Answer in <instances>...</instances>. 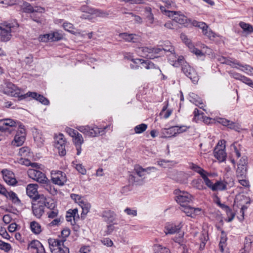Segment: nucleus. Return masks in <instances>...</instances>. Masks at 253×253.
I'll use <instances>...</instances> for the list:
<instances>
[{
    "label": "nucleus",
    "mask_w": 253,
    "mask_h": 253,
    "mask_svg": "<svg viewBox=\"0 0 253 253\" xmlns=\"http://www.w3.org/2000/svg\"><path fill=\"white\" fill-rule=\"evenodd\" d=\"M225 143H217L214 150V157L220 162H224L226 158V153L225 151Z\"/></svg>",
    "instance_id": "12"
},
{
    "label": "nucleus",
    "mask_w": 253,
    "mask_h": 253,
    "mask_svg": "<svg viewBox=\"0 0 253 253\" xmlns=\"http://www.w3.org/2000/svg\"><path fill=\"white\" fill-rule=\"evenodd\" d=\"M81 10L84 13L81 16V18L83 19H91L92 18V15L100 17H105L108 15V14L105 12L86 6H82Z\"/></svg>",
    "instance_id": "5"
},
{
    "label": "nucleus",
    "mask_w": 253,
    "mask_h": 253,
    "mask_svg": "<svg viewBox=\"0 0 253 253\" xmlns=\"http://www.w3.org/2000/svg\"><path fill=\"white\" fill-rule=\"evenodd\" d=\"M51 174L52 181L55 184L63 185L66 181V175L61 171L53 170Z\"/></svg>",
    "instance_id": "13"
},
{
    "label": "nucleus",
    "mask_w": 253,
    "mask_h": 253,
    "mask_svg": "<svg viewBox=\"0 0 253 253\" xmlns=\"http://www.w3.org/2000/svg\"><path fill=\"white\" fill-rule=\"evenodd\" d=\"M134 171L137 176L139 177H141L146 174L147 169H144L141 167L137 166L135 168Z\"/></svg>",
    "instance_id": "48"
},
{
    "label": "nucleus",
    "mask_w": 253,
    "mask_h": 253,
    "mask_svg": "<svg viewBox=\"0 0 253 253\" xmlns=\"http://www.w3.org/2000/svg\"><path fill=\"white\" fill-rule=\"evenodd\" d=\"M63 27L66 31L70 32L72 34H75L74 31L72 30L74 29V28L73 24H72L71 23H64L63 24Z\"/></svg>",
    "instance_id": "60"
},
{
    "label": "nucleus",
    "mask_w": 253,
    "mask_h": 253,
    "mask_svg": "<svg viewBox=\"0 0 253 253\" xmlns=\"http://www.w3.org/2000/svg\"><path fill=\"white\" fill-rule=\"evenodd\" d=\"M119 36L126 42H136L139 39V37L135 34H129L126 33L120 34Z\"/></svg>",
    "instance_id": "25"
},
{
    "label": "nucleus",
    "mask_w": 253,
    "mask_h": 253,
    "mask_svg": "<svg viewBox=\"0 0 253 253\" xmlns=\"http://www.w3.org/2000/svg\"><path fill=\"white\" fill-rule=\"evenodd\" d=\"M29 177L41 183H46L48 179L45 174L37 169H31L28 170Z\"/></svg>",
    "instance_id": "8"
},
{
    "label": "nucleus",
    "mask_w": 253,
    "mask_h": 253,
    "mask_svg": "<svg viewBox=\"0 0 253 253\" xmlns=\"http://www.w3.org/2000/svg\"><path fill=\"white\" fill-rule=\"evenodd\" d=\"M227 240L226 235L223 231L221 232V235L220 237V241L219 242V248L221 252H223L224 248L226 246V242Z\"/></svg>",
    "instance_id": "42"
},
{
    "label": "nucleus",
    "mask_w": 253,
    "mask_h": 253,
    "mask_svg": "<svg viewBox=\"0 0 253 253\" xmlns=\"http://www.w3.org/2000/svg\"><path fill=\"white\" fill-rule=\"evenodd\" d=\"M241 81L247 85L253 87V82L251 79L247 78L244 76H243L241 78Z\"/></svg>",
    "instance_id": "63"
},
{
    "label": "nucleus",
    "mask_w": 253,
    "mask_h": 253,
    "mask_svg": "<svg viewBox=\"0 0 253 253\" xmlns=\"http://www.w3.org/2000/svg\"><path fill=\"white\" fill-rule=\"evenodd\" d=\"M190 101L200 108L203 109L204 105L202 99L196 94L192 93L190 94Z\"/></svg>",
    "instance_id": "27"
},
{
    "label": "nucleus",
    "mask_w": 253,
    "mask_h": 253,
    "mask_svg": "<svg viewBox=\"0 0 253 253\" xmlns=\"http://www.w3.org/2000/svg\"><path fill=\"white\" fill-rule=\"evenodd\" d=\"M175 194L176 195V201L181 206L186 205L192 200V196L189 193L179 189L175 190Z\"/></svg>",
    "instance_id": "10"
},
{
    "label": "nucleus",
    "mask_w": 253,
    "mask_h": 253,
    "mask_svg": "<svg viewBox=\"0 0 253 253\" xmlns=\"http://www.w3.org/2000/svg\"><path fill=\"white\" fill-rule=\"evenodd\" d=\"M19 154L20 156L26 157L29 155L30 149L28 147H23L19 149Z\"/></svg>",
    "instance_id": "59"
},
{
    "label": "nucleus",
    "mask_w": 253,
    "mask_h": 253,
    "mask_svg": "<svg viewBox=\"0 0 253 253\" xmlns=\"http://www.w3.org/2000/svg\"><path fill=\"white\" fill-rule=\"evenodd\" d=\"M218 60L220 61L221 63H225L231 66L233 68H237L236 65H238V63H237L236 61H232L229 59H227L223 57H219L218 59Z\"/></svg>",
    "instance_id": "37"
},
{
    "label": "nucleus",
    "mask_w": 253,
    "mask_h": 253,
    "mask_svg": "<svg viewBox=\"0 0 253 253\" xmlns=\"http://www.w3.org/2000/svg\"><path fill=\"white\" fill-rule=\"evenodd\" d=\"M147 127L146 124H142L136 126L134 128L135 132L136 133H140L144 131Z\"/></svg>",
    "instance_id": "56"
},
{
    "label": "nucleus",
    "mask_w": 253,
    "mask_h": 253,
    "mask_svg": "<svg viewBox=\"0 0 253 253\" xmlns=\"http://www.w3.org/2000/svg\"><path fill=\"white\" fill-rule=\"evenodd\" d=\"M235 203L238 206H240L244 204H250L251 201L249 197L242 194H239L235 198Z\"/></svg>",
    "instance_id": "24"
},
{
    "label": "nucleus",
    "mask_w": 253,
    "mask_h": 253,
    "mask_svg": "<svg viewBox=\"0 0 253 253\" xmlns=\"http://www.w3.org/2000/svg\"><path fill=\"white\" fill-rule=\"evenodd\" d=\"M209 237L208 233L206 231H204L202 235L201 238H200V240L201 241V243L200 245V250H202L205 248V246L206 244V242L208 240Z\"/></svg>",
    "instance_id": "45"
},
{
    "label": "nucleus",
    "mask_w": 253,
    "mask_h": 253,
    "mask_svg": "<svg viewBox=\"0 0 253 253\" xmlns=\"http://www.w3.org/2000/svg\"><path fill=\"white\" fill-rule=\"evenodd\" d=\"M84 132L91 137L96 136L98 133H100L99 129L98 127H95L94 128H90L88 126H86L84 128Z\"/></svg>",
    "instance_id": "30"
},
{
    "label": "nucleus",
    "mask_w": 253,
    "mask_h": 253,
    "mask_svg": "<svg viewBox=\"0 0 253 253\" xmlns=\"http://www.w3.org/2000/svg\"><path fill=\"white\" fill-rule=\"evenodd\" d=\"M11 24L4 22L0 24V38L2 42H7L11 37Z\"/></svg>",
    "instance_id": "7"
},
{
    "label": "nucleus",
    "mask_w": 253,
    "mask_h": 253,
    "mask_svg": "<svg viewBox=\"0 0 253 253\" xmlns=\"http://www.w3.org/2000/svg\"><path fill=\"white\" fill-rule=\"evenodd\" d=\"M152 52V49L147 47H141L137 50V52L140 56L145 57H148V53H151Z\"/></svg>",
    "instance_id": "41"
},
{
    "label": "nucleus",
    "mask_w": 253,
    "mask_h": 253,
    "mask_svg": "<svg viewBox=\"0 0 253 253\" xmlns=\"http://www.w3.org/2000/svg\"><path fill=\"white\" fill-rule=\"evenodd\" d=\"M188 167L190 169L200 174L201 176L205 173V172L206 171L199 166L192 163L189 164Z\"/></svg>",
    "instance_id": "34"
},
{
    "label": "nucleus",
    "mask_w": 253,
    "mask_h": 253,
    "mask_svg": "<svg viewBox=\"0 0 253 253\" xmlns=\"http://www.w3.org/2000/svg\"><path fill=\"white\" fill-rule=\"evenodd\" d=\"M58 213V210L55 209L54 206H53V209L48 212V217L50 218H53L57 216Z\"/></svg>",
    "instance_id": "64"
},
{
    "label": "nucleus",
    "mask_w": 253,
    "mask_h": 253,
    "mask_svg": "<svg viewBox=\"0 0 253 253\" xmlns=\"http://www.w3.org/2000/svg\"><path fill=\"white\" fill-rule=\"evenodd\" d=\"M193 26L202 29L203 35L207 36L210 39H213L217 36L215 33L209 29L208 25L203 22H199L194 20L193 22Z\"/></svg>",
    "instance_id": "11"
},
{
    "label": "nucleus",
    "mask_w": 253,
    "mask_h": 253,
    "mask_svg": "<svg viewBox=\"0 0 253 253\" xmlns=\"http://www.w3.org/2000/svg\"><path fill=\"white\" fill-rule=\"evenodd\" d=\"M26 96H31V97L39 101L41 103L44 105H48L49 104V101L42 95L38 94L36 92H29L27 94H25Z\"/></svg>",
    "instance_id": "21"
},
{
    "label": "nucleus",
    "mask_w": 253,
    "mask_h": 253,
    "mask_svg": "<svg viewBox=\"0 0 253 253\" xmlns=\"http://www.w3.org/2000/svg\"><path fill=\"white\" fill-rule=\"evenodd\" d=\"M167 106H164L161 111L160 115L164 119H168L171 114L172 110L167 109Z\"/></svg>",
    "instance_id": "49"
},
{
    "label": "nucleus",
    "mask_w": 253,
    "mask_h": 253,
    "mask_svg": "<svg viewBox=\"0 0 253 253\" xmlns=\"http://www.w3.org/2000/svg\"><path fill=\"white\" fill-rule=\"evenodd\" d=\"M221 208H222V209H224L226 210V212H227V214H229V213L231 214V215H232V217L231 218H229V219H228L227 221L228 222H230L231 221L233 218H234V216H235V213H233L231 210L226 205L223 204H221V203L220 204H219L218 205Z\"/></svg>",
    "instance_id": "47"
},
{
    "label": "nucleus",
    "mask_w": 253,
    "mask_h": 253,
    "mask_svg": "<svg viewBox=\"0 0 253 253\" xmlns=\"http://www.w3.org/2000/svg\"><path fill=\"white\" fill-rule=\"evenodd\" d=\"M145 12L147 22L151 24H153L154 22V15L152 13L151 8L150 7H145Z\"/></svg>",
    "instance_id": "32"
},
{
    "label": "nucleus",
    "mask_w": 253,
    "mask_h": 253,
    "mask_svg": "<svg viewBox=\"0 0 253 253\" xmlns=\"http://www.w3.org/2000/svg\"><path fill=\"white\" fill-rule=\"evenodd\" d=\"M21 8L23 12L27 13H43L44 12V8L38 6L33 7L30 3L27 2H24L21 5Z\"/></svg>",
    "instance_id": "15"
},
{
    "label": "nucleus",
    "mask_w": 253,
    "mask_h": 253,
    "mask_svg": "<svg viewBox=\"0 0 253 253\" xmlns=\"http://www.w3.org/2000/svg\"><path fill=\"white\" fill-rule=\"evenodd\" d=\"M229 128L233 129L238 132H240L243 130L241 125L238 123H235L231 121H229L228 126Z\"/></svg>",
    "instance_id": "43"
},
{
    "label": "nucleus",
    "mask_w": 253,
    "mask_h": 253,
    "mask_svg": "<svg viewBox=\"0 0 253 253\" xmlns=\"http://www.w3.org/2000/svg\"><path fill=\"white\" fill-rule=\"evenodd\" d=\"M208 175L209 173L206 171L205 173L201 175V177L203 178L206 185L212 190V187L213 186L214 184H212V182L208 178Z\"/></svg>",
    "instance_id": "50"
},
{
    "label": "nucleus",
    "mask_w": 253,
    "mask_h": 253,
    "mask_svg": "<svg viewBox=\"0 0 253 253\" xmlns=\"http://www.w3.org/2000/svg\"><path fill=\"white\" fill-rule=\"evenodd\" d=\"M102 216L105 221L108 222H112L114 219V213L110 210L104 211L102 212Z\"/></svg>",
    "instance_id": "28"
},
{
    "label": "nucleus",
    "mask_w": 253,
    "mask_h": 253,
    "mask_svg": "<svg viewBox=\"0 0 253 253\" xmlns=\"http://www.w3.org/2000/svg\"><path fill=\"white\" fill-rule=\"evenodd\" d=\"M17 126V123L11 119H7L0 121V126L3 128L6 129L8 134H10L12 130V128Z\"/></svg>",
    "instance_id": "16"
},
{
    "label": "nucleus",
    "mask_w": 253,
    "mask_h": 253,
    "mask_svg": "<svg viewBox=\"0 0 253 253\" xmlns=\"http://www.w3.org/2000/svg\"><path fill=\"white\" fill-rule=\"evenodd\" d=\"M1 91L4 93L13 97H17L21 99L25 97V95L21 93L20 88L11 83H6L1 87Z\"/></svg>",
    "instance_id": "4"
},
{
    "label": "nucleus",
    "mask_w": 253,
    "mask_h": 253,
    "mask_svg": "<svg viewBox=\"0 0 253 253\" xmlns=\"http://www.w3.org/2000/svg\"><path fill=\"white\" fill-rule=\"evenodd\" d=\"M241 81L247 85L253 87V82L251 79L247 78L244 76H243L241 78Z\"/></svg>",
    "instance_id": "62"
},
{
    "label": "nucleus",
    "mask_w": 253,
    "mask_h": 253,
    "mask_svg": "<svg viewBox=\"0 0 253 253\" xmlns=\"http://www.w3.org/2000/svg\"><path fill=\"white\" fill-rule=\"evenodd\" d=\"M30 228L32 231L36 234H38L42 231L41 225L36 221L31 222Z\"/></svg>",
    "instance_id": "35"
},
{
    "label": "nucleus",
    "mask_w": 253,
    "mask_h": 253,
    "mask_svg": "<svg viewBox=\"0 0 253 253\" xmlns=\"http://www.w3.org/2000/svg\"><path fill=\"white\" fill-rule=\"evenodd\" d=\"M37 187L38 185L36 184H29L27 185L26 188L28 196L34 200L37 199L39 196H38Z\"/></svg>",
    "instance_id": "20"
},
{
    "label": "nucleus",
    "mask_w": 253,
    "mask_h": 253,
    "mask_svg": "<svg viewBox=\"0 0 253 253\" xmlns=\"http://www.w3.org/2000/svg\"><path fill=\"white\" fill-rule=\"evenodd\" d=\"M52 35V41H58L61 40L63 38V36L62 34L58 33V32H53L51 33Z\"/></svg>",
    "instance_id": "61"
},
{
    "label": "nucleus",
    "mask_w": 253,
    "mask_h": 253,
    "mask_svg": "<svg viewBox=\"0 0 253 253\" xmlns=\"http://www.w3.org/2000/svg\"><path fill=\"white\" fill-rule=\"evenodd\" d=\"M169 5H167L166 7L164 6H160V9L162 12H163L164 14L168 16L169 17H171L172 16L173 13L174 11H170L167 10V8L169 9Z\"/></svg>",
    "instance_id": "51"
},
{
    "label": "nucleus",
    "mask_w": 253,
    "mask_h": 253,
    "mask_svg": "<svg viewBox=\"0 0 253 253\" xmlns=\"http://www.w3.org/2000/svg\"><path fill=\"white\" fill-rule=\"evenodd\" d=\"M192 185L195 188L199 190H203L206 188L203 186L202 180L200 179L193 180Z\"/></svg>",
    "instance_id": "52"
},
{
    "label": "nucleus",
    "mask_w": 253,
    "mask_h": 253,
    "mask_svg": "<svg viewBox=\"0 0 253 253\" xmlns=\"http://www.w3.org/2000/svg\"><path fill=\"white\" fill-rule=\"evenodd\" d=\"M246 241L244 245V249L240 251V253H249L251 248V241L246 239Z\"/></svg>",
    "instance_id": "54"
},
{
    "label": "nucleus",
    "mask_w": 253,
    "mask_h": 253,
    "mask_svg": "<svg viewBox=\"0 0 253 253\" xmlns=\"http://www.w3.org/2000/svg\"><path fill=\"white\" fill-rule=\"evenodd\" d=\"M247 168L246 167L238 166L236 169V175L239 178L246 177Z\"/></svg>",
    "instance_id": "31"
},
{
    "label": "nucleus",
    "mask_w": 253,
    "mask_h": 253,
    "mask_svg": "<svg viewBox=\"0 0 253 253\" xmlns=\"http://www.w3.org/2000/svg\"><path fill=\"white\" fill-rule=\"evenodd\" d=\"M6 192L7 193L5 194V195H3L5 197H6L7 198H9L10 200H11L13 203H18L19 202V199L17 197L16 194L14 193L12 191H7L6 190Z\"/></svg>",
    "instance_id": "38"
},
{
    "label": "nucleus",
    "mask_w": 253,
    "mask_h": 253,
    "mask_svg": "<svg viewBox=\"0 0 253 253\" xmlns=\"http://www.w3.org/2000/svg\"><path fill=\"white\" fill-rule=\"evenodd\" d=\"M58 149L59 154L60 156H65L66 154L65 143H56L55 146Z\"/></svg>",
    "instance_id": "53"
},
{
    "label": "nucleus",
    "mask_w": 253,
    "mask_h": 253,
    "mask_svg": "<svg viewBox=\"0 0 253 253\" xmlns=\"http://www.w3.org/2000/svg\"><path fill=\"white\" fill-rule=\"evenodd\" d=\"M239 26L244 30V31L246 33H250L253 31V28L252 26L249 24L244 22H240L239 23Z\"/></svg>",
    "instance_id": "40"
},
{
    "label": "nucleus",
    "mask_w": 253,
    "mask_h": 253,
    "mask_svg": "<svg viewBox=\"0 0 253 253\" xmlns=\"http://www.w3.org/2000/svg\"><path fill=\"white\" fill-rule=\"evenodd\" d=\"M180 38L182 41L188 47L191 52L197 56L203 55V52L195 47L192 43L191 40L188 38L185 34L181 33Z\"/></svg>",
    "instance_id": "14"
},
{
    "label": "nucleus",
    "mask_w": 253,
    "mask_h": 253,
    "mask_svg": "<svg viewBox=\"0 0 253 253\" xmlns=\"http://www.w3.org/2000/svg\"><path fill=\"white\" fill-rule=\"evenodd\" d=\"M26 140V132L24 126L19 125L18 129L14 136V141L15 142H24Z\"/></svg>",
    "instance_id": "19"
},
{
    "label": "nucleus",
    "mask_w": 253,
    "mask_h": 253,
    "mask_svg": "<svg viewBox=\"0 0 253 253\" xmlns=\"http://www.w3.org/2000/svg\"><path fill=\"white\" fill-rule=\"evenodd\" d=\"M213 121H214V123L217 122V123H219V124L222 125L223 126H227V127L228 126L229 122L230 121L226 120L224 118H218V117H217V118L214 119L213 120Z\"/></svg>",
    "instance_id": "55"
},
{
    "label": "nucleus",
    "mask_w": 253,
    "mask_h": 253,
    "mask_svg": "<svg viewBox=\"0 0 253 253\" xmlns=\"http://www.w3.org/2000/svg\"><path fill=\"white\" fill-rule=\"evenodd\" d=\"M179 65H181L182 71L186 76L194 84L198 83L199 77L197 73L186 62L184 61L183 57L182 56L179 57L177 60H175V63L173 64V65L176 67Z\"/></svg>",
    "instance_id": "1"
},
{
    "label": "nucleus",
    "mask_w": 253,
    "mask_h": 253,
    "mask_svg": "<svg viewBox=\"0 0 253 253\" xmlns=\"http://www.w3.org/2000/svg\"><path fill=\"white\" fill-rule=\"evenodd\" d=\"M228 183L226 181H217L212 187V191L224 190L226 189Z\"/></svg>",
    "instance_id": "29"
},
{
    "label": "nucleus",
    "mask_w": 253,
    "mask_h": 253,
    "mask_svg": "<svg viewBox=\"0 0 253 253\" xmlns=\"http://www.w3.org/2000/svg\"><path fill=\"white\" fill-rule=\"evenodd\" d=\"M181 207V210L185 212L186 215L191 217H194L196 215L200 213L201 209L199 208H194L190 206H186L183 205Z\"/></svg>",
    "instance_id": "18"
},
{
    "label": "nucleus",
    "mask_w": 253,
    "mask_h": 253,
    "mask_svg": "<svg viewBox=\"0 0 253 253\" xmlns=\"http://www.w3.org/2000/svg\"><path fill=\"white\" fill-rule=\"evenodd\" d=\"M133 61L136 64H140L141 65V68H145L147 69H153L155 68L154 64L149 60L144 61L141 59H133Z\"/></svg>",
    "instance_id": "23"
},
{
    "label": "nucleus",
    "mask_w": 253,
    "mask_h": 253,
    "mask_svg": "<svg viewBox=\"0 0 253 253\" xmlns=\"http://www.w3.org/2000/svg\"><path fill=\"white\" fill-rule=\"evenodd\" d=\"M237 69H240L241 71L245 72L246 73L253 76V68L249 65H241L238 63V65H236Z\"/></svg>",
    "instance_id": "33"
},
{
    "label": "nucleus",
    "mask_w": 253,
    "mask_h": 253,
    "mask_svg": "<svg viewBox=\"0 0 253 253\" xmlns=\"http://www.w3.org/2000/svg\"><path fill=\"white\" fill-rule=\"evenodd\" d=\"M65 241V239L59 240L54 238L49 239L48 243L51 252L52 253H69V249L63 244Z\"/></svg>",
    "instance_id": "3"
},
{
    "label": "nucleus",
    "mask_w": 253,
    "mask_h": 253,
    "mask_svg": "<svg viewBox=\"0 0 253 253\" xmlns=\"http://www.w3.org/2000/svg\"><path fill=\"white\" fill-rule=\"evenodd\" d=\"M182 227L181 224L180 223L178 225L172 224H169L165 227V233L167 234H172L178 232Z\"/></svg>",
    "instance_id": "22"
},
{
    "label": "nucleus",
    "mask_w": 253,
    "mask_h": 253,
    "mask_svg": "<svg viewBox=\"0 0 253 253\" xmlns=\"http://www.w3.org/2000/svg\"><path fill=\"white\" fill-rule=\"evenodd\" d=\"M3 178L5 182L10 185H14L16 183L14 173L7 170L4 169L1 171Z\"/></svg>",
    "instance_id": "17"
},
{
    "label": "nucleus",
    "mask_w": 253,
    "mask_h": 253,
    "mask_svg": "<svg viewBox=\"0 0 253 253\" xmlns=\"http://www.w3.org/2000/svg\"><path fill=\"white\" fill-rule=\"evenodd\" d=\"M46 199L43 195H39L37 199L34 200L32 204L33 214L37 218H40L44 213V210L46 205Z\"/></svg>",
    "instance_id": "2"
},
{
    "label": "nucleus",
    "mask_w": 253,
    "mask_h": 253,
    "mask_svg": "<svg viewBox=\"0 0 253 253\" xmlns=\"http://www.w3.org/2000/svg\"><path fill=\"white\" fill-rule=\"evenodd\" d=\"M51 33L41 35L38 38L40 42H46L49 41H52Z\"/></svg>",
    "instance_id": "44"
},
{
    "label": "nucleus",
    "mask_w": 253,
    "mask_h": 253,
    "mask_svg": "<svg viewBox=\"0 0 253 253\" xmlns=\"http://www.w3.org/2000/svg\"><path fill=\"white\" fill-rule=\"evenodd\" d=\"M170 18H172L176 22L179 24L183 25L185 27H188L190 25H193V22L194 21L190 19H188L180 11H174L172 16Z\"/></svg>",
    "instance_id": "9"
},
{
    "label": "nucleus",
    "mask_w": 253,
    "mask_h": 253,
    "mask_svg": "<svg viewBox=\"0 0 253 253\" xmlns=\"http://www.w3.org/2000/svg\"><path fill=\"white\" fill-rule=\"evenodd\" d=\"M221 208H222V209H224L226 210V212H227V214H229V213L231 214V215H232V217L231 218H229V219H228L227 221L228 222H230L231 221L233 218H234V216H235V213H233L231 210L226 205L223 204H221V203L220 204H219L218 205Z\"/></svg>",
    "instance_id": "46"
},
{
    "label": "nucleus",
    "mask_w": 253,
    "mask_h": 253,
    "mask_svg": "<svg viewBox=\"0 0 253 253\" xmlns=\"http://www.w3.org/2000/svg\"><path fill=\"white\" fill-rule=\"evenodd\" d=\"M11 249L9 244L0 241V249L4 250L6 252H9Z\"/></svg>",
    "instance_id": "58"
},
{
    "label": "nucleus",
    "mask_w": 253,
    "mask_h": 253,
    "mask_svg": "<svg viewBox=\"0 0 253 253\" xmlns=\"http://www.w3.org/2000/svg\"><path fill=\"white\" fill-rule=\"evenodd\" d=\"M188 129L186 126H174L169 128H164L162 130L163 137H170L174 136L176 134L186 131Z\"/></svg>",
    "instance_id": "6"
},
{
    "label": "nucleus",
    "mask_w": 253,
    "mask_h": 253,
    "mask_svg": "<svg viewBox=\"0 0 253 253\" xmlns=\"http://www.w3.org/2000/svg\"><path fill=\"white\" fill-rule=\"evenodd\" d=\"M154 251L155 253H170L168 248L163 247L159 244H156L154 246Z\"/></svg>",
    "instance_id": "39"
},
{
    "label": "nucleus",
    "mask_w": 253,
    "mask_h": 253,
    "mask_svg": "<svg viewBox=\"0 0 253 253\" xmlns=\"http://www.w3.org/2000/svg\"><path fill=\"white\" fill-rule=\"evenodd\" d=\"M79 206L83 210L82 215H86L89 211L90 208V205L87 203L84 202V200H82L81 201H79Z\"/></svg>",
    "instance_id": "36"
},
{
    "label": "nucleus",
    "mask_w": 253,
    "mask_h": 253,
    "mask_svg": "<svg viewBox=\"0 0 253 253\" xmlns=\"http://www.w3.org/2000/svg\"><path fill=\"white\" fill-rule=\"evenodd\" d=\"M5 130L6 129L0 126V141L5 140L6 137H8L9 134L8 133V131Z\"/></svg>",
    "instance_id": "57"
},
{
    "label": "nucleus",
    "mask_w": 253,
    "mask_h": 253,
    "mask_svg": "<svg viewBox=\"0 0 253 253\" xmlns=\"http://www.w3.org/2000/svg\"><path fill=\"white\" fill-rule=\"evenodd\" d=\"M28 249L35 250L36 252H43L44 250L42 244L37 240L32 241L28 245Z\"/></svg>",
    "instance_id": "26"
}]
</instances>
